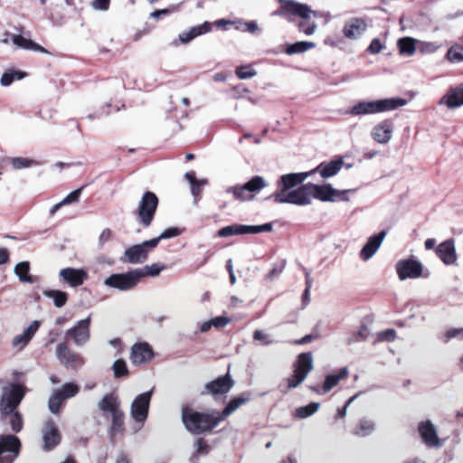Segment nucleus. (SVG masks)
I'll return each instance as SVG.
<instances>
[{"label": "nucleus", "mask_w": 463, "mask_h": 463, "mask_svg": "<svg viewBox=\"0 0 463 463\" xmlns=\"http://www.w3.org/2000/svg\"><path fill=\"white\" fill-rule=\"evenodd\" d=\"M206 183L207 182L205 179H202V180H198L196 183H194L193 184H191V191H192L193 195L195 198L199 197L201 191H202V187L203 185H205Z\"/></svg>", "instance_id": "nucleus-59"}, {"label": "nucleus", "mask_w": 463, "mask_h": 463, "mask_svg": "<svg viewBox=\"0 0 463 463\" xmlns=\"http://www.w3.org/2000/svg\"><path fill=\"white\" fill-rule=\"evenodd\" d=\"M368 24L363 18H351L347 20L343 28L345 38L350 40L359 39L367 30Z\"/></svg>", "instance_id": "nucleus-23"}, {"label": "nucleus", "mask_w": 463, "mask_h": 463, "mask_svg": "<svg viewBox=\"0 0 463 463\" xmlns=\"http://www.w3.org/2000/svg\"><path fill=\"white\" fill-rule=\"evenodd\" d=\"M447 59L451 62L463 61V48L460 46H452L447 52Z\"/></svg>", "instance_id": "nucleus-45"}, {"label": "nucleus", "mask_w": 463, "mask_h": 463, "mask_svg": "<svg viewBox=\"0 0 463 463\" xmlns=\"http://www.w3.org/2000/svg\"><path fill=\"white\" fill-rule=\"evenodd\" d=\"M419 434H437L434 423L430 420H424L418 424Z\"/></svg>", "instance_id": "nucleus-48"}, {"label": "nucleus", "mask_w": 463, "mask_h": 463, "mask_svg": "<svg viewBox=\"0 0 463 463\" xmlns=\"http://www.w3.org/2000/svg\"><path fill=\"white\" fill-rule=\"evenodd\" d=\"M317 24L315 22H309L308 20H303L298 24V28L306 35H312L317 30Z\"/></svg>", "instance_id": "nucleus-49"}, {"label": "nucleus", "mask_w": 463, "mask_h": 463, "mask_svg": "<svg viewBox=\"0 0 463 463\" xmlns=\"http://www.w3.org/2000/svg\"><path fill=\"white\" fill-rule=\"evenodd\" d=\"M421 441L429 448H440L444 439H440L439 436H420Z\"/></svg>", "instance_id": "nucleus-50"}, {"label": "nucleus", "mask_w": 463, "mask_h": 463, "mask_svg": "<svg viewBox=\"0 0 463 463\" xmlns=\"http://www.w3.org/2000/svg\"><path fill=\"white\" fill-rule=\"evenodd\" d=\"M154 356L153 350L147 343H137L131 347L130 361L135 365L149 363Z\"/></svg>", "instance_id": "nucleus-21"}, {"label": "nucleus", "mask_w": 463, "mask_h": 463, "mask_svg": "<svg viewBox=\"0 0 463 463\" xmlns=\"http://www.w3.org/2000/svg\"><path fill=\"white\" fill-rule=\"evenodd\" d=\"M313 370V356L311 353H302L298 356L294 364L293 374L287 379L288 389L299 386Z\"/></svg>", "instance_id": "nucleus-8"}, {"label": "nucleus", "mask_w": 463, "mask_h": 463, "mask_svg": "<svg viewBox=\"0 0 463 463\" xmlns=\"http://www.w3.org/2000/svg\"><path fill=\"white\" fill-rule=\"evenodd\" d=\"M80 392V386L74 382H68L54 389L48 401V408L52 414H58L66 400L74 398Z\"/></svg>", "instance_id": "nucleus-7"}, {"label": "nucleus", "mask_w": 463, "mask_h": 463, "mask_svg": "<svg viewBox=\"0 0 463 463\" xmlns=\"http://www.w3.org/2000/svg\"><path fill=\"white\" fill-rule=\"evenodd\" d=\"M156 247V240L145 241L140 244H136L126 248L120 261L129 264H140L146 261L149 251Z\"/></svg>", "instance_id": "nucleus-11"}, {"label": "nucleus", "mask_w": 463, "mask_h": 463, "mask_svg": "<svg viewBox=\"0 0 463 463\" xmlns=\"http://www.w3.org/2000/svg\"><path fill=\"white\" fill-rule=\"evenodd\" d=\"M463 340V327L460 328H449L447 330L441 339L444 343L449 342L451 339Z\"/></svg>", "instance_id": "nucleus-47"}, {"label": "nucleus", "mask_w": 463, "mask_h": 463, "mask_svg": "<svg viewBox=\"0 0 463 463\" xmlns=\"http://www.w3.org/2000/svg\"><path fill=\"white\" fill-rule=\"evenodd\" d=\"M254 340L260 341L263 345H269L273 343L270 336L261 330H256L253 334Z\"/></svg>", "instance_id": "nucleus-55"}, {"label": "nucleus", "mask_w": 463, "mask_h": 463, "mask_svg": "<svg viewBox=\"0 0 463 463\" xmlns=\"http://www.w3.org/2000/svg\"><path fill=\"white\" fill-rule=\"evenodd\" d=\"M395 270L401 280L416 279L423 275L422 263L414 257L400 260L395 265Z\"/></svg>", "instance_id": "nucleus-12"}, {"label": "nucleus", "mask_w": 463, "mask_h": 463, "mask_svg": "<svg viewBox=\"0 0 463 463\" xmlns=\"http://www.w3.org/2000/svg\"><path fill=\"white\" fill-rule=\"evenodd\" d=\"M416 44H418V40L411 37H403L397 42L400 53L408 57L415 53Z\"/></svg>", "instance_id": "nucleus-33"}, {"label": "nucleus", "mask_w": 463, "mask_h": 463, "mask_svg": "<svg viewBox=\"0 0 463 463\" xmlns=\"http://www.w3.org/2000/svg\"><path fill=\"white\" fill-rule=\"evenodd\" d=\"M344 165V161L342 159L333 160L328 163H321L315 168L310 171V175L313 173H319L323 178H329L331 176L335 175Z\"/></svg>", "instance_id": "nucleus-30"}, {"label": "nucleus", "mask_w": 463, "mask_h": 463, "mask_svg": "<svg viewBox=\"0 0 463 463\" xmlns=\"http://www.w3.org/2000/svg\"><path fill=\"white\" fill-rule=\"evenodd\" d=\"M11 41L18 49H23L26 51H33L41 53H49V52L37 43L33 42L30 38L25 37L22 34H13L11 36Z\"/></svg>", "instance_id": "nucleus-29"}, {"label": "nucleus", "mask_w": 463, "mask_h": 463, "mask_svg": "<svg viewBox=\"0 0 463 463\" xmlns=\"http://www.w3.org/2000/svg\"><path fill=\"white\" fill-rule=\"evenodd\" d=\"M158 204L157 196L152 192H146L138 204L137 215L144 226L151 224Z\"/></svg>", "instance_id": "nucleus-14"}, {"label": "nucleus", "mask_w": 463, "mask_h": 463, "mask_svg": "<svg viewBox=\"0 0 463 463\" xmlns=\"http://www.w3.org/2000/svg\"><path fill=\"white\" fill-rule=\"evenodd\" d=\"M37 165L35 160L30 158L14 157L11 159V165L14 169L28 168Z\"/></svg>", "instance_id": "nucleus-43"}, {"label": "nucleus", "mask_w": 463, "mask_h": 463, "mask_svg": "<svg viewBox=\"0 0 463 463\" xmlns=\"http://www.w3.org/2000/svg\"><path fill=\"white\" fill-rule=\"evenodd\" d=\"M90 6L94 11L106 12L109 9L110 0H91Z\"/></svg>", "instance_id": "nucleus-52"}, {"label": "nucleus", "mask_w": 463, "mask_h": 463, "mask_svg": "<svg viewBox=\"0 0 463 463\" xmlns=\"http://www.w3.org/2000/svg\"><path fill=\"white\" fill-rule=\"evenodd\" d=\"M194 39V36L191 29H189L188 31H184V32L179 33V35H178V40L183 44H186Z\"/></svg>", "instance_id": "nucleus-60"}, {"label": "nucleus", "mask_w": 463, "mask_h": 463, "mask_svg": "<svg viewBox=\"0 0 463 463\" xmlns=\"http://www.w3.org/2000/svg\"><path fill=\"white\" fill-rule=\"evenodd\" d=\"M30 265L28 261H22L15 265L14 273L22 282H33L32 277L28 274Z\"/></svg>", "instance_id": "nucleus-39"}, {"label": "nucleus", "mask_w": 463, "mask_h": 463, "mask_svg": "<svg viewBox=\"0 0 463 463\" xmlns=\"http://www.w3.org/2000/svg\"><path fill=\"white\" fill-rule=\"evenodd\" d=\"M164 269H165V266L157 264V263L146 265L144 268L136 269V270H140L143 273L142 279L147 276H149V277L158 276L160 274V272Z\"/></svg>", "instance_id": "nucleus-41"}, {"label": "nucleus", "mask_w": 463, "mask_h": 463, "mask_svg": "<svg viewBox=\"0 0 463 463\" xmlns=\"http://www.w3.org/2000/svg\"><path fill=\"white\" fill-rule=\"evenodd\" d=\"M385 236V231H382L378 234L371 236L368 239L367 242L363 247V249L361 250L360 258L364 261H367L370 259H372L381 247Z\"/></svg>", "instance_id": "nucleus-26"}, {"label": "nucleus", "mask_w": 463, "mask_h": 463, "mask_svg": "<svg viewBox=\"0 0 463 463\" xmlns=\"http://www.w3.org/2000/svg\"><path fill=\"white\" fill-rule=\"evenodd\" d=\"M439 45L433 42H424L418 40V49L423 54H431L436 52Z\"/></svg>", "instance_id": "nucleus-46"}, {"label": "nucleus", "mask_w": 463, "mask_h": 463, "mask_svg": "<svg viewBox=\"0 0 463 463\" xmlns=\"http://www.w3.org/2000/svg\"><path fill=\"white\" fill-rule=\"evenodd\" d=\"M80 194H81V188L72 191L63 200H61L62 204L67 205V204L77 202L80 199Z\"/></svg>", "instance_id": "nucleus-57"}, {"label": "nucleus", "mask_w": 463, "mask_h": 463, "mask_svg": "<svg viewBox=\"0 0 463 463\" xmlns=\"http://www.w3.org/2000/svg\"><path fill=\"white\" fill-rule=\"evenodd\" d=\"M267 186V183L263 177L256 175L242 185H233L226 189L227 194H232L237 201L247 202L255 198L263 188Z\"/></svg>", "instance_id": "nucleus-6"}, {"label": "nucleus", "mask_w": 463, "mask_h": 463, "mask_svg": "<svg viewBox=\"0 0 463 463\" xmlns=\"http://www.w3.org/2000/svg\"><path fill=\"white\" fill-rule=\"evenodd\" d=\"M27 76L26 72L14 69L6 70L0 78L2 87H9L14 81L21 80Z\"/></svg>", "instance_id": "nucleus-32"}, {"label": "nucleus", "mask_w": 463, "mask_h": 463, "mask_svg": "<svg viewBox=\"0 0 463 463\" xmlns=\"http://www.w3.org/2000/svg\"><path fill=\"white\" fill-rule=\"evenodd\" d=\"M395 337V331L392 329H388L385 331H383L379 334V339L384 340V341H392Z\"/></svg>", "instance_id": "nucleus-64"}, {"label": "nucleus", "mask_w": 463, "mask_h": 463, "mask_svg": "<svg viewBox=\"0 0 463 463\" xmlns=\"http://www.w3.org/2000/svg\"><path fill=\"white\" fill-rule=\"evenodd\" d=\"M209 449L210 447L203 438H199L196 441V452L204 455L209 452Z\"/></svg>", "instance_id": "nucleus-58"}, {"label": "nucleus", "mask_w": 463, "mask_h": 463, "mask_svg": "<svg viewBox=\"0 0 463 463\" xmlns=\"http://www.w3.org/2000/svg\"><path fill=\"white\" fill-rule=\"evenodd\" d=\"M88 277V272L84 269L64 268L59 271L60 280L71 288L81 286Z\"/></svg>", "instance_id": "nucleus-19"}, {"label": "nucleus", "mask_w": 463, "mask_h": 463, "mask_svg": "<svg viewBox=\"0 0 463 463\" xmlns=\"http://www.w3.org/2000/svg\"><path fill=\"white\" fill-rule=\"evenodd\" d=\"M194 38L204 33H209L212 30V24L209 22H204L202 24L190 28Z\"/></svg>", "instance_id": "nucleus-53"}, {"label": "nucleus", "mask_w": 463, "mask_h": 463, "mask_svg": "<svg viewBox=\"0 0 463 463\" xmlns=\"http://www.w3.org/2000/svg\"><path fill=\"white\" fill-rule=\"evenodd\" d=\"M320 408L319 402H311L306 406L299 407L295 410L294 417L298 419H306L315 414Z\"/></svg>", "instance_id": "nucleus-36"}, {"label": "nucleus", "mask_w": 463, "mask_h": 463, "mask_svg": "<svg viewBox=\"0 0 463 463\" xmlns=\"http://www.w3.org/2000/svg\"><path fill=\"white\" fill-rule=\"evenodd\" d=\"M111 424L110 430L112 432H121L124 430V423H125V413L121 410L116 411L115 413L110 414Z\"/></svg>", "instance_id": "nucleus-38"}, {"label": "nucleus", "mask_w": 463, "mask_h": 463, "mask_svg": "<svg viewBox=\"0 0 463 463\" xmlns=\"http://www.w3.org/2000/svg\"><path fill=\"white\" fill-rule=\"evenodd\" d=\"M25 395L24 387L19 383H8L2 388L0 396L1 416L14 412Z\"/></svg>", "instance_id": "nucleus-4"}, {"label": "nucleus", "mask_w": 463, "mask_h": 463, "mask_svg": "<svg viewBox=\"0 0 463 463\" xmlns=\"http://www.w3.org/2000/svg\"><path fill=\"white\" fill-rule=\"evenodd\" d=\"M112 238V232L109 229H105L101 232L99 237V244L103 246L106 242L109 241Z\"/></svg>", "instance_id": "nucleus-62"}, {"label": "nucleus", "mask_w": 463, "mask_h": 463, "mask_svg": "<svg viewBox=\"0 0 463 463\" xmlns=\"http://www.w3.org/2000/svg\"><path fill=\"white\" fill-rule=\"evenodd\" d=\"M112 371L115 378H121L128 374L127 363L123 359H117L112 364Z\"/></svg>", "instance_id": "nucleus-40"}, {"label": "nucleus", "mask_w": 463, "mask_h": 463, "mask_svg": "<svg viewBox=\"0 0 463 463\" xmlns=\"http://www.w3.org/2000/svg\"><path fill=\"white\" fill-rule=\"evenodd\" d=\"M142 276L143 273L136 269L124 273H114L105 279L104 285L119 291H129L140 283Z\"/></svg>", "instance_id": "nucleus-5"}, {"label": "nucleus", "mask_w": 463, "mask_h": 463, "mask_svg": "<svg viewBox=\"0 0 463 463\" xmlns=\"http://www.w3.org/2000/svg\"><path fill=\"white\" fill-rule=\"evenodd\" d=\"M210 321L212 324V327L220 329L225 327L229 324L230 318L226 317H216L211 318Z\"/></svg>", "instance_id": "nucleus-56"}, {"label": "nucleus", "mask_w": 463, "mask_h": 463, "mask_svg": "<svg viewBox=\"0 0 463 463\" xmlns=\"http://www.w3.org/2000/svg\"><path fill=\"white\" fill-rule=\"evenodd\" d=\"M407 104L404 99L392 97L377 100H363L354 105L349 114L353 116H365L394 110Z\"/></svg>", "instance_id": "nucleus-3"}, {"label": "nucleus", "mask_w": 463, "mask_h": 463, "mask_svg": "<svg viewBox=\"0 0 463 463\" xmlns=\"http://www.w3.org/2000/svg\"><path fill=\"white\" fill-rule=\"evenodd\" d=\"M153 389L137 394L130 403L129 415L136 424L143 425L147 417Z\"/></svg>", "instance_id": "nucleus-10"}, {"label": "nucleus", "mask_w": 463, "mask_h": 463, "mask_svg": "<svg viewBox=\"0 0 463 463\" xmlns=\"http://www.w3.org/2000/svg\"><path fill=\"white\" fill-rule=\"evenodd\" d=\"M235 73L241 80L253 78L257 75L256 70L251 65H241L236 68Z\"/></svg>", "instance_id": "nucleus-42"}, {"label": "nucleus", "mask_w": 463, "mask_h": 463, "mask_svg": "<svg viewBox=\"0 0 463 463\" xmlns=\"http://www.w3.org/2000/svg\"><path fill=\"white\" fill-rule=\"evenodd\" d=\"M56 355L66 367L78 368L84 364L83 358L79 354L71 351L65 344L57 345Z\"/></svg>", "instance_id": "nucleus-20"}, {"label": "nucleus", "mask_w": 463, "mask_h": 463, "mask_svg": "<svg viewBox=\"0 0 463 463\" xmlns=\"http://www.w3.org/2000/svg\"><path fill=\"white\" fill-rule=\"evenodd\" d=\"M232 386L233 382L232 378L226 375L208 383L205 385V390L213 395H217L228 392Z\"/></svg>", "instance_id": "nucleus-27"}, {"label": "nucleus", "mask_w": 463, "mask_h": 463, "mask_svg": "<svg viewBox=\"0 0 463 463\" xmlns=\"http://www.w3.org/2000/svg\"><path fill=\"white\" fill-rule=\"evenodd\" d=\"M383 49V45L379 39H373L368 46V52L376 54L379 53Z\"/></svg>", "instance_id": "nucleus-61"}, {"label": "nucleus", "mask_w": 463, "mask_h": 463, "mask_svg": "<svg viewBox=\"0 0 463 463\" xmlns=\"http://www.w3.org/2000/svg\"><path fill=\"white\" fill-rule=\"evenodd\" d=\"M5 421H8L11 427V430L14 432H20L23 429V418L20 412L16 410L14 412H10L7 416H1Z\"/></svg>", "instance_id": "nucleus-34"}, {"label": "nucleus", "mask_w": 463, "mask_h": 463, "mask_svg": "<svg viewBox=\"0 0 463 463\" xmlns=\"http://www.w3.org/2000/svg\"><path fill=\"white\" fill-rule=\"evenodd\" d=\"M310 173H290L282 175L276 184L272 194L277 203H289L299 206L310 204V194L307 184H302Z\"/></svg>", "instance_id": "nucleus-1"}, {"label": "nucleus", "mask_w": 463, "mask_h": 463, "mask_svg": "<svg viewBox=\"0 0 463 463\" xmlns=\"http://www.w3.org/2000/svg\"><path fill=\"white\" fill-rule=\"evenodd\" d=\"M41 326L38 320L33 321L22 334L15 335L12 341V346L19 351L23 350L33 339Z\"/></svg>", "instance_id": "nucleus-25"}, {"label": "nucleus", "mask_w": 463, "mask_h": 463, "mask_svg": "<svg viewBox=\"0 0 463 463\" xmlns=\"http://www.w3.org/2000/svg\"><path fill=\"white\" fill-rule=\"evenodd\" d=\"M66 336L72 339L78 346L84 345L90 337V317L79 320L66 332Z\"/></svg>", "instance_id": "nucleus-17"}, {"label": "nucleus", "mask_w": 463, "mask_h": 463, "mask_svg": "<svg viewBox=\"0 0 463 463\" xmlns=\"http://www.w3.org/2000/svg\"><path fill=\"white\" fill-rule=\"evenodd\" d=\"M248 399L236 397L224 408L222 413H203L185 407L182 411V420L186 430L190 432H204L215 428L222 420L244 404Z\"/></svg>", "instance_id": "nucleus-2"}, {"label": "nucleus", "mask_w": 463, "mask_h": 463, "mask_svg": "<svg viewBox=\"0 0 463 463\" xmlns=\"http://www.w3.org/2000/svg\"><path fill=\"white\" fill-rule=\"evenodd\" d=\"M272 14L286 17L290 21V16H298L303 20H308L312 14L317 16V13L306 4L290 0L289 2H286L284 6H280Z\"/></svg>", "instance_id": "nucleus-13"}, {"label": "nucleus", "mask_w": 463, "mask_h": 463, "mask_svg": "<svg viewBox=\"0 0 463 463\" xmlns=\"http://www.w3.org/2000/svg\"><path fill=\"white\" fill-rule=\"evenodd\" d=\"M439 105L449 109L463 106V86L449 88L439 99Z\"/></svg>", "instance_id": "nucleus-24"}, {"label": "nucleus", "mask_w": 463, "mask_h": 463, "mask_svg": "<svg viewBox=\"0 0 463 463\" xmlns=\"http://www.w3.org/2000/svg\"><path fill=\"white\" fill-rule=\"evenodd\" d=\"M316 47V43L313 42H297L293 44H290L286 49V53L288 55H293L297 53L305 52L306 51H308L310 49H313Z\"/></svg>", "instance_id": "nucleus-37"}, {"label": "nucleus", "mask_w": 463, "mask_h": 463, "mask_svg": "<svg viewBox=\"0 0 463 463\" xmlns=\"http://www.w3.org/2000/svg\"><path fill=\"white\" fill-rule=\"evenodd\" d=\"M177 235H179V230L177 228H168L165 230L158 237L154 238L153 240H156L157 246L161 240L176 237Z\"/></svg>", "instance_id": "nucleus-54"}, {"label": "nucleus", "mask_w": 463, "mask_h": 463, "mask_svg": "<svg viewBox=\"0 0 463 463\" xmlns=\"http://www.w3.org/2000/svg\"><path fill=\"white\" fill-rule=\"evenodd\" d=\"M61 442V436H43V448L46 451L54 449Z\"/></svg>", "instance_id": "nucleus-51"}, {"label": "nucleus", "mask_w": 463, "mask_h": 463, "mask_svg": "<svg viewBox=\"0 0 463 463\" xmlns=\"http://www.w3.org/2000/svg\"><path fill=\"white\" fill-rule=\"evenodd\" d=\"M358 430L362 432H373L376 430V422L370 417H363L359 420Z\"/></svg>", "instance_id": "nucleus-44"}, {"label": "nucleus", "mask_w": 463, "mask_h": 463, "mask_svg": "<svg viewBox=\"0 0 463 463\" xmlns=\"http://www.w3.org/2000/svg\"><path fill=\"white\" fill-rule=\"evenodd\" d=\"M436 254L447 266H453L458 263V255L453 240H447L439 243L436 248Z\"/></svg>", "instance_id": "nucleus-22"}, {"label": "nucleus", "mask_w": 463, "mask_h": 463, "mask_svg": "<svg viewBox=\"0 0 463 463\" xmlns=\"http://www.w3.org/2000/svg\"><path fill=\"white\" fill-rule=\"evenodd\" d=\"M59 430L52 420H48L45 423L43 434H58Z\"/></svg>", "instance_id": "nucleus-63"}, {"label": "nucleus", "mask_w": 463, "mask_h": 463, "mask_svg": "<svg viewBox=\"0 0 463 463\" xmlns=\"http://www.w3.org/2000/svg\"><path fill=\"white\" fill-rule=\"evenodd\" d=\"M97 407L102 413H109L110 415L121 410V402L118 395L110 392L105 394L99 401Z\"/></svg>", "instance_id": "nucleus-28"}, {"label": "nucleus", "mask_w": 463, "mask_h": 463, "mask_svg": "<svg viewBox=\"0 0 463 463\" xmlns=\"http://www.w3.org/2000/svg\"><path fill=\"white\" fill-rule=\"evenodd\" d=\"M43 294L53 300L56 307H62L68 300V294L64 291L49 289L45 290Z\"/></svg>", "instance_id": "nucleus-35"}, {"label": "nucleus", "mask_w": 463, "mask_h": 463, "mask_svg": "<svg viewBox=\"0 0 463 463\" xmlns=\"http://www.w3.org/2000/svg\"><path fill=\"white\" fill-rule=\"evenodd\" d=\"M20 448L21 442L17 436H0V463H13Z\"/></svg>", "instance_id": "nucleus-16"}, {"label": "nucleus", "mask_w": 463, "mask_h": 463, "mask_svg": "<svg viewBox=\"0 0 463 463\" xmlns=\"http://www.w3.org/2000/svg\"><path fill=\"white\" fill-rule=\"evenodd\" d=\"M307 188L310 194V203L313 198L323 202H334L336 200L347 201V194L354 192V190H336L330 184L319 185L307 184Z\"/></svg>", "instance_id": "nucleus-9"}, {"label": "nucleus", "mask_w": 463, "mask_h": 463, "mask_svg": "<svg viewBox=\"0 0 463 463\" xmlns=\"http://www.w3.org/2000/svg\"><path fill=\"white\" fill-rule=\"evenodd\" d=\"M272 230L271 223H265L261 225H242L234 224L225 226L218 231V236L220 237H231L234 235L242 234H255L260 232H267Z\"/></svg>", "instance_id": "nucleus-15"}, {"label": "nucleus", "mask_w": 463, "mask_h": 463, "mask_svg": "<svg viewBox=\"0 0 463 463\" xmlns=\"http://www.w3.org/2000/svg\"><path fill=\"white\" fill-rule=\"evenodd\" d=\"M394 126L392 121L385 119L375 124L370 132L372 139L380 145L388 144L393 136Z\"/></svg>", "instance_id": "nucleus-18"}, {"label": "nucleus", "mask_w": 463, "mask_h": 463, "mask_svg": "<svg viewBox=\"0 0 463 463\" xmlns=\"http://www.w3.org/2000/svg\"><path fill=\"white\" fill-rule=\"evenodd\" d=\"M348 373V369L344 367L341 368L336 373L326 375L322 386L323 393H327L332 389L336 387L342 380L347 377Z\"/></svg>", "instance_id": "nucleus-31"}]
</instances>
